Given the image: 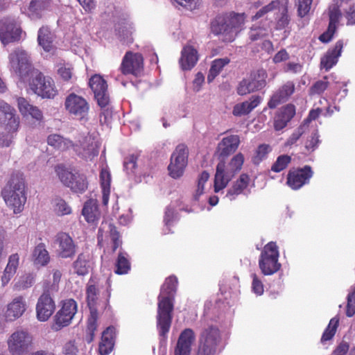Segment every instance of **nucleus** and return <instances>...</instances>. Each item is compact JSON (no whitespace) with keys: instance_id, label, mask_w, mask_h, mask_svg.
<instances>
[{"instance_id":"20e7f679","label":"nucleus","mask_w":355,"mask_h":355,"mask_svg":"<svg viewBox=\"0 0 355 355\" xmlns=\"http://www.w3.org/2000/svg\"><path fill=\"white\" fill-rule=\"evenodd\" d=\"M244 162V156L241 153H237L226 165L225 159L218 163L214 177V191L219 192L227 187L235 175L241 171Z\"/></svg>"},{"instance_id":"680f3d73","label":"nucleus","mask_w":355,"mask_h":355,"mask_svg":"<svg viewBox=\"0 0 355 355\" xmlns=\"http://www.w3.org/2000/svg\"><path fill=\"white\" fill-rule=\"evenodd\" d=\"M312 1L313 0H298L297 12L299 16L303 17L309 13Z\"/></svg>"},{"instance_id":"f03ea898","label":"nucleus","mask_w":355,"mask_h":355,"mask_svg":"<svg viewBox=\"0 0 355 355\" xmlns=\"http://www.w3.org/2000/svg\"><path fill=\"white\" fill-rule=\"evenodd\" d=\"M245 19L244 12L232 11L218 15L211 22V31L215 35H221L223 42H232L243 29Z\"/></svg>"},{"instance_id":"412c9836","label":"nucleus","mask_w":355,"mask_h":355,"mask_svg":"<svg viewBox=\"0 0 355 355\" xmlns=\"http://www.w3.org/2000/svg\"><path fill=\"white\" fill-rule=\"evenodd\" d=\"M77 155L85 159L92 160L98 155V146L91 135L84 137L79 144H74L71 147Z\"/></svg>"},{"instance_id":"f257e3e1","label":"nucleus","mask_w":355,"mask_h":355,"mask_svg":"<svg viewBox=\"0 0 355 355\" xmlns=\"http://www.w3.org/2000/svg\"><path fill=\"white\" fill-rule=\"evenodd\" d=\"M178 281L175 275L166 278L158 296L157 327L159 334L166 338L170 330L173 311V300L177 291Z\"/></svg>"},{"instance_id":"2f4dec72","label":"nucleus","mask_w":355,"mask_h":355,"mask_svg":"<svg viewBox=\"0 0 355 355\" xmlns=\"http://www.w3.org/2000/svg\"><path fill=\"white\" fill-rule=\"evenodd\" d=\"M261 96L253 95L248 101L236 104L233 107L232 114L235 116L247 115L256 108L261 103Z\"/></svg>"},{"instance_id":"c85d7f7f","label":"nucleus","mask_w":355,"mask_h":355,"mask_svg":"<svg viewBox=\"0 0 355 355\" xmlns=\"http://www.w3.org/2000/svg\"><path fill=\"white\" fill-rule=\"evenodd\" d=\"M115 338L116 330L114 327H108L103 331L98 349L100 355H108L113 351Z\"/></svg>"},{"instance_id":"4d7b16f0","label":"nucleus","mask_w":355,"mask_h":355,"mask_svg":"<svg viewBox=\"0 0 355 355\" xmlns=\"http://www.w3.org/2000/svg\"><path fill=\"white\" fill-rule=\"evenodd\" d=\"M304 125H300L287 139L284 143V147L291 148L302 136V135L304 133Z\"/></svg>"},{"instance_id":"69168bd1","label":"nucleus","mask_w":355,"mask_h":355,"mask_svg":"<svg viewBox=\"0 0 355 355\" xmlns=\"http://www.w3.org/2000/svg\"><path fill=\"white\" fill-rule=\"evenodd\" d=\"M329 26L336 28V24L341 17V12L338 7L334 6L329 10Z\"/></svg>"},{"instance_id":"0eeeda50","label":"nucleus","mask_w":355,"mask_h":355,"mask_svg":"<svg viewBox=\"0 0 355 355\" xmlns=\"http://www.w3.org/2000/svg\"><path fill=\"white\" fill-rule=\"evenodd\" d=\"M279 250L276 242L268 243L261 252L259 267L264 275H272L281 268Z\"/></svg>"},{"instance_id":"2eb2a0df","label":"nucleus","mask_w":355,"mask_h":355,"mask_svg":"<svg viewBox=\"0 0 355 355\" xmlns=\"http://www.w3.org/2000/svg\"><path fill=\"white\" fill-rule=\"evenodd\" d=\"M144 69V57L141 53L127 51L122 59L120 71L122 74L139 76Z\"/></svg>"},{"instance_id":"5701e85b","label":"nucleus","mask_w":355,"mask_h":355,"mask_svg":"<svg viewBox=\"0 0 355 355\" xmlns=\"http://www.w3.org/2000/svg\"><path fill=\"white\" fill-rule=\"evenodd\" d=\"M55 309V304L49 291H44L38 298L36 304L37 318L45 322L52 315Z\"/></svg>"},{"instance_id":"58836bf2","label":"nucleus","mask_w":355,"mask_h":355,"mask_svg":"<svg viewBox=\"0 0 355 355\" xmlns=\"http://www.w3.org/2000/svg\"><path fill=\"white\" fill-rule=\"evenodd\" d=\"M37 41L45 51L50 52L53 49V34L48 26H42L39 29Z\"/></svg>"},{"instance_id":"bb28decb","label":"nucleus","mask_w":355,"mask_h":355,"mask_svg":"<svg viewBox=\"0 0 355 355\" xmlns=\"http://www.w3.org/2000/svg\"><path fill=\"white\" fill-rule=\"evenodd\" d=\"M195 339V333L191 329H184L178 337L174 348V355H191V347Z\"/></svg>"},{"instance_id":"72a5a7b5","label":"nucleus","mask_w":355,"mask_h":355,"mask_svg":"<svg viewBox=\"0 0 355 355\" xmlns=\"http://www.w3.org/2000/svg\"><path fill=\"white\" fill-rule=\"evenodd\" d=\"M250 177L246 173H242L239 178L234 183L232 187L227 191L226 196L233 200L236 196L241 194L249 184Z\"/></svg>"},{"instance_id":"6e6552de","label":"nucleus","mask_w":355,"mask_h":355,"mask_svg":"<svg viewBox=\"0 0 355 355\" xmlns=\"http://www.w3.org/2000/svg\"><path fill=\"white\" fill-rule=\"evenodd\" d=\"M221 340L220 330L216 326L204 328L200 333L196 355H216Z\"/></svg>"},{"instance_id":"3c124183","label":"nucleus","mask_w":355,"mask_h":355,"mask_svg":"<svg viewBox=\"0 0 355 355\" xmlns=\"http://www.w3.org/2000/svg\"><path fill=\"white\" fill-rule=\"evenodd\" d=\"M291 157L288 155H282L277 157L276 161L271 166V171L279 173L286 169L291 162Z\"/></svg>"},{"instance_id":"39448f33","label":"nucleus","mask_w":355,"mask_h":355,"mask_svg":"<svg viewBox=\"0 0 355 355\" xmlns=\"http://www.w3.org/2000/svg\"><path fill=\"white\" fill-rule=\"evenodd\" d=\"M99 294L98 282L96 277H91L86 287L87 303L90 310V315L87 319L86 327L85 340L91 343L95 336L97 329L98 311L96 304Z\"/></svg>"},{"instance_id":"0e129e2a","label":"nucleus","mask_w":355,"mask_h":355,"mask_svg":"<svg viewBox=\"0 0 355 355\" xmlns=\"http://www.w3.org/2000/svg\"><path fill=\"white\" fill-rule=\"evenodd\" d=\"M355 314V291L350 293L347 296V304L346 307V315L347 317H352Z\"/></svg>"},{"instance_id":"7c9ffc66","label":"nucleus","mask_w":355,"mask_h":355,"mask_svg":"<svg viewBox=\"0 0 355 355\" xmlns=\"http://www.w3.org/2000/svg\"><path fill=\"white\" fill-rule=\"evenodd\" d=\"M17 103L19 111L23 116H31L39 121L43 119L42 112L37 106L31 105L25 98L18 97Z\"/></svg>"},{"instance_id":"79ce46f5","label":"nucleus","mask_w":355,"mask_h":355,"mask_svg":"<svg viewBox=\"0 0 355 355\" xmlns=\"http://www.w3.org/2000/svg\"><path fill=\"white\" fill-rule=\"evenodd\" d=\"M57 73L64 83H71L75 78L74 68L69 63H60L57 65Z\"/></svg>"},{"instance_id":"f8f14e48","label":"nucleus","mask_w":355,"mask_h":355,"mask_svg":"<svg viewBox=\"0 0 355 355\" xmlns=\"http://www.w3.org/2000/svg\"><path fill=\"white\" fill-rule=\"evenodd\" d=\"M189 150L185 144H180L177 146L172 153L171 162L168 166L169 175L174 178L182 176L188 162Z\"/></svg>"},{"instance_id":"774afa93","label":"nucleus","mask_w":355,"mask_h":355,"mask_svg":"<svg viewBox=\"0 0 355 355\" xmlns=\"http://www.w3.org/2000/svg\"><path fill=\"white\" fill-rule=\"evenodd\" d=\"M78 349L74 341L67 342L63 347L62 353L64 355H77Z\"/></svg>"},{"instance_id":"49530a36","label":"nucleus","mask_w":355,"mask_h":355,"mask_svg":"<svg viewBox=\"0 0 355 355\" xmlns=\"http://www.w3.org/2000/svg\"><path fill=\"white\" fill-rule=\"evenodd\" d=\"M280 5V1L279 0H274L270 2L268 4L263 6L261 9H259L254 15L251 17V21H254L259 19L267 18V15L277 9Z\"/></svg>"},{"instance_id":"bf43d9fd","label":"nucleus","mask_w":355,"mask_h":355,"mask_svg":"<svg viewBox=\"0 0 355 355\" xmlns=\"http://www.w3.org/2000/svg\"><path fill=\"white\" fill-rule=\"evenodd\" d=\"M270 150V146L268 144H261L256 150V155L253 158L254 163L258 164L261 162Z\"/></svg>"},{"instance_id":"ea45409f","label":"nucleus","mask_w":355,"mask_h":355,"mask_svg":"<svg viewBox=\"0 0 355 355\" xmlns=\"http://www.w3.org/2000/svg\"><path fill=\"white\" fill-rule=\"evenodd\" d=\"M33 258L34 263L36 265L44 266L49 263L50 256L43 243L35 246L33 252Z\"/></svg>"},{"instance_id":"1a4fd4ad","label":"nucleus","mask_w":355,"mask_h":355,"mask_svg":"<svg viewBox=\"0 0 355 355\" xmlns=\"http://www.w3.org/2000/svg\"><path fill=\"white\" fill-rule=\"evenodd\" d=\"M64 107L73 118L80 121H88L90 106L83 96L75 93L69 94L64 101Z\"/></svg>"},{"instance_id":"6e6d98bb","label":"nucleus","mask_w":355,"mask_h":355,"mask_svg":"<svg viewBox=\"0 0 355 355\" xmlns=\"http://www.w3.org/2000/svg\"><path fill=\"white\" fill-rule=\"evenodd\" d=\"M209 178V174L208 172H207L205 171H202L200 173V175H199V178L198 180L197 189H196V193L194 195V199L196 200H198L199 197L203 193L205 184L207 182Z\"/></svg>"},{"instance_id":"4be33fe9","label":"nucleus","mask_w":355,"mask_h":355,"mask_svg":"<svg viewBox=\"0 0 355 355\" xmlns=\"http://www.w3.org/2000/svg\"><path fill=\"white\" fill-rule=\"evenodd\" d=\"M21 35V29L17 26L15 20H0V40L4 45L19 40Z\"/></svg>"},{"instance_id":"a18cd8bd","label":"nucleus","mask_w":355,"mask_h":355,"mask_svg":"<svg viewBox=\"0 0 355 355\" xmlns=\"http://www.w3.org/2000/svg\"><path fill=\"white\" fill-rule=\"evenodd\" d=\"M116 29L118 32L119 36L121 38V40L128 43L133 42L132 35L134 28L132 24L123 21L122 23L117 25Z\"/></svg>"},{"instance_id":"de8ad7c7","label":"nucleus","mask_w":355,"mask_h":355,"mask_svg":"<svg viewBox=\"0 0 355 355\" xmlns=\"http://www.w3.org/2000/svg\"><path fill=\"white\" fill-rule=\"evenodd\" d=\"M333 74L324 76L322 80L315 82L309 89L310 95H321L329 86L328 78L333 77Z\"/></svg>"},{"instance_id":"603ef678","label":"nucleus","mask_w":355,"mask_h":355,"mask_svg":"<svg viewBox=\"0 0 355 355\" xmlns=\"http://www.w3.org/2000/svg\"><path fill=\"white\" fill-rule=\"evenodd\" d=\"M35 283V278L32 274H28L21 277V279L17 282L13 289L17 291H23L31 287Z\"/></svg>"},{"instance_id":"09e8293b","label":"nucleus","mask_w":355,"mask_h":355,"mask_svg":"<svg viewBox=\"0 0 355 355\" xmlns=\"http://www.w3.org/2000/svg\"><path fill=\"white\" fill-rule=\"evenodd\" d=\"M339 324V320L336 318H333L330 320L329 324L324 329L320 341L324 343L327 341L331 340L335 336Z\"/></svg>"},{"instance_id":"ddd939ff","label":"nucleus","mask_w":355,"mask_h":355,"mask_svg":"<svg viewBox=\"0 0 355 355\" xmlns=\"http://www.w3.org/2000/svg\"><path fill=\"white\" fill-rule=\"evenodd\" d=\"M30 86L34 93L42 98H54L58 94L53 79L41 72L32 79Z\"/></svg>"},{"instance_id":"9d476101","label":"nucleus","mask_w":355,"mask_h":355,"mask_svg":"<svg viewBox=\"0 0 355 355\" xmlns=\"http://www.w3.org/2000/svg\"><path fill=\"white\" fill-rule=\"evenodd\" d=\"M267 78L268 73L263 69L252 72L249 78H243L239 83L236 87L237 94L239 96H245L262 89L267 84Z\"/></svg>"},{"instance_id":"393cba45","label":"nucleus","mask_w":355,"mask_h":355,"mask_svg":"<svg viewBox=\"0 0 355 355\" xmlns=\"http://www.w3.org/2000/svg\"><path fill=\"white\" fill-rule=\"evenodd\" d=\"M55 243L58 245L57 250L58 257L63 259L74 257L76 252V245L68 234L59 232L55 236Z\"/></svg>"},{"instance_id":"a878e982","label":"nucleus","mask_w":355,"mask_h":355,"mask_svg":"<svg viewBox=\"0 0 355 355\" xmlns=\"http://www.w3.org/2000/svg\"><path fill=\"white\" fill-rule=\"evenodd\" d=\"M240 137L236 135L225 137L218 144L216 154L220 160L225 159L238 149L240 144Z\"/></svg>"},{"instance_id":"5fc2aeb1","label":"nucleus","mask_w":355,"mask_h":355,"mask_svg":"<svg viewBox=\"0 0 355 355\" xmlns=\"http://www.w3.org/2000/svg\"><path fill=\"white\" fill-rule=\"evenodd\" d=\"M139 155L132 154L125 157L123 162V167L128 173H134L137 168V162Z\"/></svg>"},{"instance_id":"b1692460","label":"nucleus","mask_w":355,"mask_h":355,"mask_svg":"<svg viewBox=\"0 0 355 355\" xmlns=\"http://www.w3.org/2000/svg\"><path fill=\"white\" fill-rule=\"evenodd\" d=\"M295 89V83L291 80L287 81L272 94L268 102V107L275 109L279 105L286 102L294 94Z\"/></svg>"},{"instance_id":"a211bd4d","label":"nucleus","mask_w":355,"mask_h":355,"mask_svg":"<svg viewBox=\"0 0 355 355\" xmlns=\"http://www.w3.org/2000/svg\"><path fill=\"white\" fill-rule=\"evenodd\" d=\"M12 69L21 78L27 75L31 70V64L27 53L22 49H15L9 55Z\"/></svg>"},{"instance_id":"7ed1b4c3","label":"nucleus","mask_w":355,"mask_h":355,"mask_svg":"<svg viewBox=\"0 0 355 355\" xmlns=\"http://www.w3.org/2000/svg\"><path fill=\"white\" fill-rule=\"evenodd\" d=\"M26 186L23 175L12 174L10 180L1 191V196L8 207L15 214L21 213L26 202Z\"/></svg>"},{"instance_id":"e2e57ef3","label":"nucleus","mask_w":355,"mask_h":355,"mask_svg":"<svg viewBox=\"0 0 355 355\" xmlns=\"http://www.w3.org/2000/svg\"><path fill=\"white\" fill-rule=\"evenodd\" d=\"M252 291L257 295H261L263 293L264 288L261 280L258 277L256 274L252 275Z\"/></svg>"},{"instance_id":"dca6fc26","label":"nucleus","mask_w":355,"mask_h":355,"mask_svg":"<svg viewBox=\"0 0 355 355\" xmlns=\"http://www.w3.org/2000/svg\"><path fill=\"white\" fill-rule=\"evenodd\" d=\"M20 119L14 107L0 100V125L3 130L18 131Z\"/></svg>"},{"instance_id":"cd10ccee","label":"nucleus","mask_w":355,"mask_h":355,"mask_svg":"<svg viewBox=\"0 0 355 355\" xmlns=\"http://www.w3.org/2000/svg\"><path fill=\"white\" fill-rule=\"evenodd\" d=\"M295 115V107L293 104H287L282 107L275 114L273 127L276 131L284 129Z\"/></svg>"},{"instance_id":"c9c22d12","label":"nucleus","mask_w":355,"mask_h":355,"mask_svg":"<svg viewBox=\"0 0 355 355\" xmlns=\"http://www.w3.org/2000/svg\"><path fill=\"white\" fill-rule=\"evenodd\" d=\"M51 0H31L28 6L29 15L35 19H40L42 12L50 7Z\"/></svg>"},{"instance_id":"a19ab883","label":"nucleus","mask_w":355,"mask_h":355,"mask_svg":"<svg viewBox=\"0 0 355 355\" xmlns=\"http://www.w3.org/2000/svg\"><path fill=\"white\" fill-rule=\"evenodd\" d=\"M230 62V59L227 57L224 58H218L213 60L207 76L208 82H212L214 78L220 73L223 67L228 64Z\"/></svg>"},{"instance_id":"9b49d317","label":"nucleus","mask_w":355,"mask_h":355,"mask_svg":"<svg viewBox=\"0 0 355 355\" xmlns=\"http://www.w3.org/2000/svg\"><path fill=\"white\" fill-rule=\"evenodd\" d=\"M33 343L32 336L24 329H18L7 340L8 350L11 355L26 354Z\"/></svg>"},{"instance_id":"4c0bfd02","label":"nucleus","mask_w":355,"mask_h":355,"mask_svg":"<svg viewBox=\"0 0 355 355\" xmlns=\"http://www.w3.org/2000/svg\"><path fill=\"white\" fill-rule=\"evenodd\" d=\"M47 144L61 151H66L73 146V142L58 134H51L48 136Z\"/></svg>"},{"instance_id":"864d4df0","label":"nucleus","mask_w":355,"mask_h":355,"mask_svg":"<svg viewBox=\"0 0 355 355\" xmlns=\"http://www.w3.org/2000/svg\"><path fill=\"white\" fill-rule=\"evenodd\" d=\"M54 211L58 216H64L71 213V208L64 200L57 198L55 199Z\"/></svg>"},{"instance_id":"13d9d810","label":"nucleus","mask_w":355,"mask_h":355,"mask_svg":"<svg viewBox=\"0 0 355 355\" xmlns=\"http://www.w3.org/2000/svg\"><path fill=\"white\" fill-rule=\"evenodd\" d=\"M4 130L6 132V133L0 132V147H9L17 131Z\"/></svg>"},{"instance_id":"473e14b6","label":"nucleus","mask_w":355,"mask_h":355,"mask_svg":"<svg viewBox=\"0 0 355 355\" xmlns=\"http://www.w3.org/2000/svg\"><path fill=\"white\" fill-rule=\"evenodd\" d=\"M198 60V54L192 46L186 45L182 50L180 64L183 70H190Z\"/></svg>"},{"instance_id":"338daca9","label":"nucleus","mask_w":355,"mask_h":355,"mask_svg":"<svg viewBox=\"0 0 355 355\" xmlns=\"http://www.w3.org/2000/svg\"><path fill=\"white\" fill-rule=\"evenodd\" d=\"M319 143V135L316 131L312 134L311 139L306 141L305 148L309 151H314L318 148Z\"/></svg>"},{"instance_id":"8fccbe9b","label":"nucleus","mask_w":355,"mask_h":355,"mask_svg":"<svg viewBox=\"0 0 355 355\" xmlns=\"http://www.w3.org/2000/svg\"><path fill=\"white\" fill-rule=\"evenodd\" d=\"M268 28L264 26L253 24L249 29L248 37L251 42H255L268 36Z\"/></svg>"},{"instance_id":"f704fd0d","label":"nucleus","mask_w":355,"mask_h":355,"mask_svg":"<svg viewBox=\"0 0 355 355\" xmlns=\"http://www.w3.org/2000/svg\"><path fill=\"white\" fill-rule=\"evenodd\" d=\"M82 214L89 223H94L99 219L100 213L96 202L90 199L87 200L83 206Z\"/></svg>"},{"instance_id":"6ab92c4d","label":"nucleus","mask_w":355,"mask_h":355,"mask_svg":"<svg viewBox=\"0 0 355 355\" xmlns=\"http://www.w3.org/2000/svg\"><path fill=\"white\" fill-rule=\"evenodd\" d=\"M313 175L311 167L308 165L303 168L290 169L287 174L286 184L292 189H299L309 182Z\"/></svg>"},{"instance_id":"423d86ee","label":"nucleus","mask_w":355,"mask_h":355,"mask_svg":"<svg viewBox=\"0 0 355 355\" xmlns=\"http://www.w3.org/2000/svg\"><path fill=\"white\" fill-rule=\"evenodd\" d=\"M55 172L63 185L69 188L73 193L82 194L87 190L89 182L85 175L62 164L55 166Z\"/></svg>"},{"instance_id":"052dcab7","label":"nucleus","mask_w":355,"mask_h":355,"mask_svg":"<svg viewBox=\"0 0 355 355\" xmlns=\"http://www.w3.org/2000/svg\"><path fill=\"white\" fill-rule=\"evenodd\" d=\"M290 22V18L288 15V9L284 7L282 11L281 17L277 19L276 28L282 30L288 26Z\"/></svg>"},{"instance_id":"4468645a","label":"nucleus","mask_w":355,"mask_h":355,"mask_svg":"<svg viewBox=\"0 0 355 355\" xmlns=\"http://www.w3.org/2000/svg\"><path fill=\"white\" fill-rule=\"evenodd\" d=\"M77 312V303L73 299H67L62 302L61 309L53 318L51 329L53 331H60L64 327L70 324L72 319Z\"/></svg>"},{"instance_id":"e433bc0d","label":"nucleus","mask_w":355,"mask_h":355,"mask_svg":"<svg viewBox=\"0 0 355 355\" xmlns=\"http://www.w3.org/2000/svg\"><path fill=\"white\" fill-rule=\"evenodd\" d=\"M100 183L102 189V202L107 205L110 194L111 174L107 168H102L100 173Z\"/></svg>"},{"instance_id":"f3484780","label":"nucleus","mask_w":355,"mask_h":355,"mask_svg":"<svg viewBox=\"0 0 355 355\" xmlns=\"http://www.w3.org/2000/svg\"><path fill=\"white\" fill-rule=\"evenodd\" d=\"M27 309L26 299L22 295L15 297L0 315L6 322H14L21 318Z\"/></svg>"},{"instance_id":"37998d69","label":"nucleus","mask_w":355,"mask_h":355,"mask_svg":"<svg viewBox=\"0 0 355 355\" xmlns=\"http://www.w3.org/2000/svg\"><path fill=\"white\" fill-rule=\"evenodd\" d=\"M131 269V263L128 254L119 252L115 263L114 272L117 275H126Z\"/></svg>"},{"instance_id":"c03bdc74","label":"nucleus","mask_w":355,"mask_h":355,"mask_svg":"<svg viewBox=\"0 0 355 355\" xmlns=\"http://www.w3.org/2000/svg\"><path fill=\"white\" fill-rule=\"evenodd\" d=\"M75 273L78 275H85L89 272L88 255L85 253L78 254L76 260L73 263Z\"/></svg>"},{"instance_id":"aec40b11","label":"nucleus","mask_w":355,"mask_h":355,"mask_svg":"<svg viewBox=\"0 0 355 355\" xmlns=\"http://www.w3.org/2000/svg\"><path fill=\"white\" fill-rule=\"evenodd\" d=\"M89 85L94 92L97 104L101 107H105L110 102L107 82L101 76L95 74L89 79Z\"/></svg>"},{"instance_id":"c756f323","label":"nucleus","mask_w":355,"mask_h":355,"mask_svg":"<svg viewBox=\"0 0 355 355\" xmlns=\"http://www.w3.org/2000/svg\"><path fill=\"white\" fill-rule=\"evenodd\" d=\"M344 46L343 41L339 40L335 44L334 48L329 49L325 55L321 58L320 67L327 71L338 62Z\"/></svg>"}]
</instances>
